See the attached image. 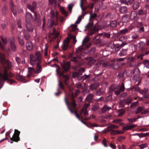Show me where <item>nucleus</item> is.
I'll use <instances>...</instances> for the list:
<instances>
[{
    "instance_id": "f257e3e1",
    "label": "nucleus",
    "mask_w": 149,
    "mask_h": 149,
    "mask_svg": "<svg viewBox=\"0 0 149 149\" xmlns=\"http://www.w3.org/2000/svg\"><path fill=\"white\" fill-rule=\"evenodd\" d=\"M42 54L40 51L36 52L34 56L31 54L30 56V63L33 66L36 65L35 73L38 74L41 72L42 68L41 65Z\"/></svg>"
},
{
    "instance_id": "f03ea898",
    "label": "nucleus",
    "mask_w": 149,
    "mask_h": 149,
    "mask_svg": "<svg viewBox=\"0 0 149 149\" xmlns=\"http://www.w3.org/2000/svg\"><path fill=\"white\" fill-rule=\"evenodd\" d=\"M14 76L13 74L11 72L8 73L6 67H4L3 72L2 73L0 72V80L4 81H8V82L11 84L15 82L13 79H9L10 77Z\"/></svg>"
},
{
    "instance_id": "7ed1b4c3",
    "label": "nucleus",
    "mask_w": 149,
    "mask_h": 149,
    "mask_svg": "<svg viewBox=\"0 0 149 149\" xmlns=\"http://www.w3.org/2000/svg\"><path fill=\"white\" fill-rule=\"evenodd\" d=\"M125 87L123 83H122L119 87L118 85H111L109 88V91L111 93L114 91L115 93L117 95H119L121 92L124 91H125Z\"/></svg>"
},
{
    "instance_id": "20e7f679",
    "label": "nucleus",
    "mask_w": 149,
    "mask_h": 149,
    "mask_svg": "<svg viewBox=\"0 0 149 149\" xmlns=\"http://www.w3.org/2000/svg\"><path fill=\"white\" fill-rule=\"evenodd\" d=\"M87 30L89 32V35H92L94 33L98 31L95 26H93V24L89 23L86 26Z\"/></svg>"
},
{
    "instance_id": "39448f33",
    "label": "nucleus",
    "mask_w": 149,
    "mask_h": 149,
    "mask_svg": "<svg viewBox=\"0 0 149 149\" xmlns=\"http://www.w3.org/2000/svg\"><path fill=\"white\" fill-rule=\"evenodd\" d=\"M20 133V132L18 130L16 129L15 130V133L13 135L12 138H10V139L12 141L10 142L11 143H13V141L17 142L18 141H19V135Z\"/></svg>"
},
{
    "instance_id": "423d86ee",
    "label": "nucleus",
    "mask_w": 149,
    "mask_h": 149,
    "mask_svg": "<svg viewBox=\"0 0 149 149\" xmlns=\"http://www.w3.org/2000/svg\"><path fill=\"white\" fill-rule=\"evenodd\" d=\"M72 36L71 35H70L69 37L67 38L65 40L62 46V47L63 51H65L68 49L69 44L70 42V38H71Z\"/></svg>"
},
{
    "instance_id": "0eeeda50",
    "label": "nucleus",
    "mask_w": 149,
    "mask_h": 149,
    "mask_svg": "<svg viewBox=\"0 0 149 149\" xmlns=\"http://www.w3.org/2000/svg\"><path fill=\"white\" fill-rule=\"evenodd\" d=\"M61 65L65 72H67L69 70L70 66V63L69 61L66 62H64L61 64Z\"/></svg>"
},
{
    "instance_id": "6e6552de",
    "label": "nucleus",
    "mask_w": 149,
    "mask_h": 149,
    "mask_svg": "<svg viewBox=\"0 0 149 149\" xmlns=\"http://www.w3.org/2000/svg\"><path fill=\"white\" fill-rule=\"evenodd\" d=\"M79 114L82 118L85 120H88L90 119L88 116V114L87 111L82 110V109L80 112Z\"/></svg>"
},
{
    "instance_id": "1a4fd4ad",
    "label": "nucleus",
    "mask_w": 149,
    "mask_h": 149,
    "mask_svg": "<svg viewBox=\"0 0 149 149\" xmlns=\"http://www.w3.org/2000/svg\"><path fill=\"white\" fill-rule=\"evenodd\" d=\"M25 26L27 31L29 32H32L33 31V27L30 22H26Z\"/></svg>"
},
{
    "instance_id": "9d476101",
    "label": "nucleus",
    "mask_w": 149,
    "mask_h": 149,
    "mask_svg": "<svg viewBox=\"0 0 149 149\" xmlns=\"http://www.w3.org/2000/svg\"><path fill=\"white\" fill-rule=\"evenodd\" d=\"M10 8L13 15L15 16L16 15L17 13L16 6L14 5L12 1H11L10 2Z\"/></svg>"
},
{
    "instance_id": "9b49d317",
    "label": "nucleus",
    "mask_w": 149,
    "mask_h": 149,
    "mask_svg": "<svg viewBox=\"0 0 149 149\" xmlns=\"http://www.w3.org/2000/svg\"><path fill=\"white\" fill-rule=\"evenodd\" d=\"M25 18L26 22H30L33 18V16L30 13L26 12V13Z\"/></svg>"
},
{
    "instance_id": "f8f14e48",
    "label": "nucleus",
    "mask_w": 149,
    "mask_h": 149,
    "mask_svg": "<svg viewBox=\"0 0 149 149\" xmlns=\"http://www.w3.org/2000/svg\"><path fill=\"white\" fill-rule=\"evenodd\" d=\"M136 126V125L134 124H133L130 125H126L123 127L122 130H130L135 127Z\"/></svg>"
},
{
    "instance_id": "ddd939ff",
    "label": "nucleus",
    "mask_w": 149,
    "mask_h": 149,
    "mask_svg": "<svg viewBox=\"0 0 149 149\" xmlns=\"http://www.w3.org/2000/svg\"><path fill=\"white\" fill-rule=\"evenodd\" d=\"M26 49L29 51H32L33 49V46L32 43L30 42H27L26 44Z\"/></svg>"
},
{
    "instance_id": "4468645a",
    "label": "nucleus",
    "mask_w": 149,
    "mask_h": 149,
    "mask_svg": "<svg viewBox=\"0 0 149 149\" xmlns=\"http://www.w3.org/2000/svg\"><path fill=\"white\" fill-rule=\"evenodd\" d=\"M111 109V107H109L107 105H105L102 108L101 112L100 113H103L105 112L106 111H109Z\"/></svg>"
},
{
    "instance_id": "2eb2a0df",
    "label": "nucleus",
    "mask_w": 149,
    "mask_h": 149,
    "mask_svg": "<svg viewBox=\"0 0 149 149\" xmlns=\"http://www.w3.org/2000/svg\"><path fill=\"white\" fill-rule=\"evenodd\" d=\"M139 48L141 51H143L145 49V43L143 42H140L139 43Z\"/></svg>"
},
{
    "instance_id": "dca6fc26",
    "label": "nucleus",
    "mask_w": 149,
    "mask_h": 149,
    "mask_svg": "<svg viewBox=\"0 0 149 149\" xmlns=\"http://www.w3.org/2000/svg\"><path fill=\"white\" fill-rule=\"evenodd\" d=\"M99 84L98 83H94L90 85L89 88L92 91L96 90L97 88L99 86Z\"/></svg>"
},
{
    "instance_id": "f3484780",
    "label": "nucleus",
    "mask_w": 149,
    "mask_h": 149,
    "mask_svg": "<svg viewBox=\"0 0 149 149\" xmlns=\"http://www.w3.org/2000/svg\"><path fill=\"white\" fill-rule=\"evenodd\" d=\"M128 49H123L121 50L119 53V55L120 56H123L126 55Z\"/></svg>"
},
{
    "instance_id": "a211bd4d",
    "label": "nucleus",
    "mask_w": 149,
    "mask_h": 149,
    "mask_svg": "<svg viewBox=\"0 0 149 149\" xmlns=\"http://www.w3.org/2000/svg\"><path fill=\"white\" fill-rule=\"evenodd\" d=\"M48 23L50 27H52L54 25H57L58 24L57 21L56 23L54 22L53 18H51L49 20Z\"/></svg>"
},
{
    "instance_id": "6ab92c4d",
    "label": "nucleus",
    "mask_w": 149,
    "mask_h": 149,
    "mask_svg": "<svg viewBox=\"0 0 149 149\" xmlns=\"http://www.w3.org/2000/svg\"><path fill=\"white\" fill-rule=\"evenodd\" d=\"M133 79L134 81L135 82L138 81V83L137 84V85H139L140 82V77L139 76H135L133 77Z\"/></svg>"
},
{
    "instance_id": "aec40b11",
    "label": "nucleus",
    "mask_w": 149,
    "mask_h": 149,
    "mask_svg": "<svg viewBox=\"0 0 149 149\" xmlns=\"http://www.w3.org/2000/svg\"><path fill=\"white\" fill-rule=\"evenodd\" d=\"M93 95L92 94H90L88 95L86 98V100L87 101L90 102L92 100L93 97Z\"/></svg>"
},
{
    "instance_id": "412c9836",
    "label": "nucleus",
    "mask_w": 149,
    "mask_h": 149,
    "mask_svg": "<svg viewBox=\"0 0 149 149\" xmlns=\"http://www.w3.org/2000/svg\"><path fill=\"white\" fill-rule=\"evenodd\" d=\"M144 107H139L135 111V113L136 114H138L140 113H141V112L144 109Z\"/></svg>"
},
{
    "instance_id": "4be33fe9",
    "label": "nucleus",
    "mask_w": 149,
    "mask_h": 149,
    "mask_svg": "<svg viewBox=\"0 0 149 149\" xmlns=\"http://www.w3.org/2000/svg\"><path fill=\"white\" fill-rule=\"evenodd\" d=\"M86 59H88L89 61L88 63V64L91 65L94 63L95 61V60L91 57H87Z\"/></svg>"
},
{
    "instance_id": "5701e85b",
    "label": "nucleus",
    "mask_w": 149,
    "mask_h": 149,
    "mask_svg": "<svg viewBox=\"0 0 149 149\" xmlns=\"http://www.w3.org/2000/svg\"><path fill=\"white\" fill-rule=\"evenodd\" d=\"M110 65L111 66L115 69H117L119 67V64L117 62H114V63L111 64Z\"/></svg>"
},
{
    "instance_id": "b1692460",
    "label": "nucleus",
    "mask_w": 149,
    "mask_h": 149,
    "mask_svg": "<svg viewBox=\"0 0 149 149\" xmlns=\"http://www.w3.org/2000/svg\"><path fill=\"white\" fill-rule=\"evenodd\" d=\"M24 36L25 39L26 40H28L30 38V34L29 33L25 31V30L23 31Z\"/></svg>"
},
{
    "instance_id": "393cba45",
    "label": "nucleus",
    "mask_w": 149,
    "mask_h": 149,
    "mask_svg": "<svg viewBox=\"0 0 149 149\" xmlns=\"http://www.w3.org/2000/svg\"><path fill=\"white\" fill-rule=\"evenodd\" d=\"M3 63L5 64L7 68L8 69H9L11 66V63L8 60H6Z\"/></svg>"
},
{
    "instance_id": "a878e982",
    "label": "nucleus",
    "mask_w": 149,
    "mask_h": 149,
    "mask_svg": "<svg viewBox=\"0 0 149 149\" xmlns=\"http://www.w3.org/2000/svg\"><path fill=\"white\" fill-rule=\"evenodd\" d=\"M60 10L62 13L65 16L67 17L68 16V12L65 10L64 7H61Z\"/></svg>"
},
{
    "instance_id": "bb28decb",
    "label": "nucleus",
    "mask_w": 149,
    "mask_h": 149,
    "mask_svg": "<svg viewBox=\"0 0 149 149\" xmlns=\"http://www.w3.org/2000/svg\"><path fill=\"white\" fill-rule=\"evenodd\" d=\"M139 6V2H135L133 4V8L134 10H136L138 8Z\"/></svg>"
},
{
    "instance_id": "cd10ccee",
    "label": "nucleus",
    "mask_w": 149,
    "mask_h": 149,
    "mask_svg": "<svg viewBox=\"0 0 149 149\" xmlns=\"http://www.w3.org/2000/svg\"><path fill=\"white\" fill-rule=\"evenodd\" d=\"M127 11V8L125 6H122L121 7L120 11V13H125Z\"/></svg>"
},
{
    "instance_id": "c85d7f7f",
    "label": "nucleus",
    "mask_w": 149,
    "mask_h": 149,
    "mask_svg": "<svg viewBox=\"0 0 149 149\" xmlns=\"http://www.w3.org/2000/svg\"><path fill=\"white\" fill-rule=\"evenodd\" d=\"M10 47L12 51L15 52L17 50V46L15 44H14L10 45Z\"/></svg>"
},
{
    "instance_id": "c756f323",
    "label": "nucleus",
    "mask_w": 149,
    "mask_h": 149,
    "mask_svg": "<svg viewBox=\"0 0 149 149\" xmlns=\"http://www.w3.org/2000/svg\"><path fill=\"white\" fill-rule=\"evenodd\" d=\"M27 7L29 10H30L32 12H34L35 9L33 7L32 5L30 4H27Z\"/></svg>"
},
{
    "instance_id": "7c9ffc66",
    "label": "nucleus",
    "mask_w": 149,
    "mask_h": 149,
    "mask_svg": "<svg viewBox=\"0 0 149 149\" xmlns=\"http://www.w3.org/2000/svg\"><path fill=\"white\" fill-rule=\"evenodd\" d=\"M147 10H143L141 9L139 10L138 15H144L146 14Z\"/></svg>"
},
{
    "instance_id": "2f4dec72",
    "label": "nucleus",
    "mask_w": 149,
    "mask_h": 149,
    "mask_svg": "<svg viewBox=\"0 0 149 149\" xmlns=\"http://www.w3.org/2000/svg\"><path fill=\"white\" fill-rule=\"evenodd\" d=\"M1 40L4 45H6L7 43V40L6 38L3 36H1Z\"/></svg>"
},
{
    "instance_id": "473e14b6",
    "label": "nucleus",
    "mask_w": 149,
    "mask_h": 149,
    "mask_svg": "<svg viewBox=\"0 0 149 149\" xmlns=\"http://www.w3.org/2000/svg\"><path fill=\"white\" fill-rule=\"evenodd\" d=\"M9 40L10 42V45L15 44V39L13 37H12L10 38Z\"/></svg>"
},
{
    "instance_id": "72a5a7b5",
    "label": "nucleus",
    "mask_w": 149,
    "mask_h": 149,
    "mask_svg": "<svg viewBox=\"0 0 149 149\" xmlns=\"http://www.w3.org/2000/svg\"><path fill=\"white\" fill-rule=\"evenodd\" d=\"M134 73V71H133L132 70H128L126 72V75L128 77H130L132 76V74Z\"/></svg>"
},
{
    "instance_id": "f704fd0d",
    "label": "nucleus",
    "mask_w": 149,
    "mask_h": 149,
    "mask_svg": "<svg viewBox=\"0 0 149 149\" xmlns=\"http://www.w3.org/2000/svg\"><path fill=\"white\" fill-rule=\"evenodd\" d=\"M84 5V3H83V0H80V7L82 9V10L83 11H84L87 8V7H83V6Z\"/></svg>"
},
{
    "instance_id": "c9c22d12",
    "label": "nucleus",
    "mask_w": 149,
    "mask_h": 149,
    "mask_svg": "<svg viewBox=\"0 0 149 149\" xmlns=\"http://www.w3.org/2000/svg\"><path fill=\"white\" fill-rule=\"evenodd\" d=\"M117 22L116 21H113L111 22L110 23V26L111 27H114L116 26Z\"/></svg>"
},
{
    "instance_id": "e433bc0d",
    "label": "nucleus",
    "mask_w": 149,
    "mask_h": 149,
    "mask_svg": "<svg viewBox=\"0 0 149 149\" xmlns=\"http://www.w3.org/2000/svg\"><path fill=\"white\" fill-rule=\"evenodd\" d=\"M127 40V37L125 36H123L119 38V40L121 42H126Z\"/></svg>"
},
{
    "instance_id": "4c0bfd02",
    "label": "nucleus",
    "mask_w": 149,
    "mask_h": 149,
    "mask_svg": "<svg viewBox=\"0 0 149 149\" xmlns=\"http://www.w3.org/2000/svg\"><path fill=\"white\" fill-rule=\"evenodd\" d=\"M111 36V34L109 33H104L103 34V37L104 38H109Z\"/></svg>"
},
{
    "instance_id": "58836bf2",
    "label": "nucleus",
    "mask_w": 149,
    "mask_h": 149,
    "mask_svg": "<svg viewBox=\"0 0 149 149\" xmlns=\"http://www.w3.org/2000/svg\"><path fill=\"white\" fill-rule=\"evenodd\" d=\"M18 40L19 44L21 46H23L24 45V40L23 39H21L19 37H18Z\"/></svg>"
},
{
    "instance_id": "ea45409f",
    "label": "nucleus",
    "mask_w": 149,
    "mask_h": 149,
    "mask_svg": "<svg viewBox=\"0 0 149 149\" xmlns=\"http://www.w3.org/2000/svg\"><path fill=\"white\" fill-rule=\"evenodd\" d=\"M128 31V29H122L120 30V33H121V34L123 35L126 33H127Z\"/></svg>"
},
{
    "instance_id": "a19ab883",
    "label": "nucleus",
    "mask_w": 149,
    "mask_h": 149,
    "mask_svg": "<svg viewBox=\"0 0 149 149\" xmlns=\"http://www.w3.org/2000/svg\"><path fill=\"white\" fill-rule=\"evenodd\" d=\"M28 71L30 73H32V72H34L35 73V68L33 67H29Z\"/></svg>"
},
{
    "instance_id": "79ce46f5",
    "label": "nucleus",
    "mask_w": 149,
    "mask_h": 149,
    "mask_svg": "<svg viewBox=\"0 0 149 149\" xmlns=\"http://www.w3.org/2000/svg\"><path fill=\"white\" fill-rule=\"evenodd\" d=\"M58 86L61 89H64V86L63 84L59 80L58 81Z\"/></svg>"
},
{
    "instance_id": "37998d69",
    "label": "nucleus",
    "mask_w": 149,
    "mask_h": 149,
    "mask_svg": "<svg viewBox=\"0 0 149 149\" xmlns=\"http://www.w3.org/2000/svg\"><path fill=\"white\" fill-rule=\"evenodd\" d=\"M119 127L118 126L115 125L114 124L111 125L107 127L108 129H111V128L117 129Z\"/></svg>"
},
{
    "instance_id": "c03bdc74",
    "label": "nucleus",
    "mask_w": 149,
    "mask_h": 149,
    "mask_svg": "<svg viewBox=\"0 0 149 149\" xmlns=\"http://www.w3.org/2000/svg\"><path fill=\"white\" fill-rule=\"evenodd\" d=\"M90 104L86 103L84 104V107L82 108V110H86L87 111V108L89 107Z\"/></svg>"
},
{
    "instance_id": "a18cd8bd",
    "label": "nucleus",
    "mask_w": 149,
    "mask_h": 149,
    "mask_svg": "<svg viewBox=\"0 0 149 149\" xmlns=\"http://www.w3.org/2000/svg\"><path fill=\"white\" fill-rule=\"evenodd\" d=\"M125 137L124 136H121L118 137L117 140L119 141H122L124 140L125 139Z\"/></svg>"
},
{
    "instance_id": "49530a36",
    "label": "nucleus",
    "mask_w": 149,
    "mask_h": 149,
    "mask_svg": "<svg viewBox=\"0 0 149 149\" xmlns=\"http://www.w3.org/2000/svg\"><path fill=\"white\" fill-rule=\"evenodd\" d=\"M110 133L111 135L117 134L116 130H113L112 129H110Z\"/></svg>"
},
{
    "instance_id": "de8ad7c7",
    "label": "nucleus",
    "mask_w": 149,
    "mask_h": 149,
    "mask_svg": "<svg viewBox=\"0 0 149 149\" xmlns=\"http://www.w3.org/2000/svg\"><path fill=\"white\" fill-rule=\"evenodd\" d=\"M148 91L147 89L144 88L143 90H141L140 93L142 94H146Z\"/></svg>"
},
{
    "instance_id": "09e8293b",
    "label": "nucleus",
    "mask_w": 149,
    "mask_h": 149,
    "mask_svg": "<svg viewBox=\"0 0 149 149\" xmlns=\"http://www.w3.org/2000/svg\"><path fill=\"white\" fill-rule=\"evenodd\" d=\"M74 6V5L73 4H70L68 6V9L70 12H71L72 9Z\"/></svg>"
},
{
    "instance_id": "8fccbe9b",
    "label": "nucleus",
    "mask_w": 149,
    "mask_h": 149,
    "mask_svg": "<svg viewBox=\"0 0 149 149\" xmlns=\"http://www.w3.org/2000/svg\"><path fill=\"white\" fill-rule=\"evenodd\" d=\"M74 113L75 114L76 117L79 119L80 120V118L78 114V111L77 110H76L74 111Z\"/></svg>"
},
{
    "instance_id": "3c124183",
    "label": "nucleus",
    "mask_w": 149,
    "mask_h": 149,
    "mask_svg": "<svg viewBox=\"0 0 149 149\" xmlns=\"http://www.w3.org/2000/svg\"><path fill=\"white\" fill-rule=\"evenodd\" d=\"M125 111L122 110H120L118 112V116H122L125 113Z\"/></svg>"
},
{
    "instance_id": "603ef678",
    "label": "nucleus",
    "mask_w": 149,
    "mask_h": 149,
    "mask_svg": "<svg viewBox=\"0 0 149 149\" xmlns=\"http://www.w3.org/2000/svg\"><path fill=\"white\" fill-rule=\"evenodd\" d=\"M99 108V106L97 105H94L92 107L93 111H95L97 110Z\"/></svg>"
},
{
    "instance_id": "864d4df0",
    "label": "nucleus",
    "mask_w": 149,
    "mask_h": 149,
    "mask_svg": "<svg viewBox=\"0 0 149 149\" xmlns=\"http://www.w3.org/2000/svg\"><path fill=\"white\" fill-rule=\"evenodd\" d=\"M83 47L81 46H80L78 49H76V52L77 53H78L79 52H80L81 51L83 50Z\"/></svg>"
},
{
    "instance_id": "5fc2aeb1",
    "label": "nucleus",
    "mask_w": 149,
    "mask_h": 149,
    "mask_svg": "<svg viewBox=\"0 0 149 149\" xmlns=\"http://www.w3.org/2000/svg\"><path fill=\"white\" fill-rule=\"evenodd\" d=\"M128 120L130 122L133 123L136 121L137 120V119H136V118H128Z\"/></svg>"
},
{
    "instance_id": "6e6d98bb",
    "label": "nucleus",
    "mask_w": 149,
    "mask_h": 149,
    "mask_svg": "<svg viewBox=\"0 0 149 149\" xmlns=\"http://www.w3.org/2000/svg\"><path fill=\"white\" fill-rule=\"evenodd\" d=\"M71 104L74 108L77 105L75 100H72V102H71Z\"/></svg>"
},
{
    "instance_id": "4d7b16f0",
    "label": "nucleus",
    "mask_w": 149,
    "mask_h": 149,
    "mask_svg": "<svg viewBox=\"0 0 149 149\" xmlns=\"http://www.w3.org/2000/svg\"><path fill=\"white\" fill-rule=\"evenodd\" d=\"M97 16V14L96 13H94L93 14L91 12L90 13V18H94L95 17Z\"/></svg>"
},
{
    "instance_id": "13d9d810",
    "label": "nucleus",
    "mask_w": 149,
    "mask_h": 149,
    "mask_svg": "<svg viewBox=\"0 0 149 149\" xmlns=\"http://www.w3.org/2000/svg\"><path fill=\"white\" fill-rule=\"evenodd\" d=\"M88 41V40L87 38H85L82 42V45L86 44Z\"/></svg>"
},
{
    "instance_id": "bf43d9fd",
    "label": "nucleus",
    "mask_w": 149,
    "mask_h": 149,
    "mask_svg": "<svg viewBox=\"0 0 149 149\" xmlns=\"http://www.w3.org/2000/svg\"><path fill=\"white\" fill-rule=\"evenodd\" d=\"M102 93L101 89H99L96 92V94L98 95H100Z\"/></svg>"
},
{
    "instance_id": "052dcab7",
    "label": "nucleus",
    "mask_w": 149,
    "mask_h": 149,
    "mask_svg": "<svg viewBox=\"0 0 149 149\" xmlns=\"http://www.w3.org/2000/svg\"><path fill=\"white\" fill-rule=\"evenodd\" d=\"M49 4L52 5L53 3H56V0H49Z\"/></svg>"
},
{
    "instance_id": "680f3d73",
    "label": "nucleus",
    "mask_w": 149,
    "mask_h": 149,
    "mask_svg": "<svg viewBox=\"0 0 149 149\" xmlns=\"http://www.w3.org/2000/svg\"><path fill=\"white\" fill-rule=\"evenodd\" d=\"M120 2L121 3H124L127 5H128V2L127 0H120Z\"/></svg>"
},
{
    "instance_id": "e2e57ef3",
    "label": "nucleus",
    "mask_w": 149,
    "mask_h": 149,
    "mask_svg": "<svg viewBox=\"0 0 149 149\" xmlns=\"http://www.w3.org/2000/svg\"><path fill=\"white\" fill-rule=\"evenodd\" d=\"M134 58L133 57H130L127 58V60L128 62H130L133 61L134 60Z\"/></svg>"
},
{
    "instance_id": "0e129e2a",
    "label": "nucleus",
    "mask_w": 149,
    "mask_h": 149,
    "mask_svg": "<svg viewBox=\"0 0 149 149\" xmlns=\"http://www.w3.org/2000/svg\"><path fill=\"white\" fill-rule=\"evenodd\" d=\"M7 7L5 6H4L3 7L2 9V11L3 14H5L6 10H7Z\"/></svg>"
},
{
    "instance_id": "69168bd1",
    "label": "nucleus",
    "mask_w": 149,
    "mask_h": 149,
    "mask_svg": "<svg viewBox=\"0 0 149 149\" xmlns=\"http://www.w3.org/2000/svg\"><path fill=\"white\" fill-rule=\"evenodd\" d=\"M71 61L75 62V63H77L78 62V61L77 60V57H74L72 58V59L71 60Z\"/></svg>"
},
{
    "instance_id": "338daca9",
    "label": "nucleus",
    "mask_w": 149,
    "mask_h": 149,
    "mask_svg": "<svg viewBox=\"0 0 149 149\" xmlns=\"http://www.w3.org/2000/svg\"><path fill=\"white\" fill-rule=\"evenodd\" d=\"M90 77L89 75H87L85 74L84 76H83L82 77V79H83L85 80Z\"/></svg>"
},
{
    "instance_id": "774afa93",
    "label": "nucleus",
    "mask_w": 149,
    "mask_h": 149,
    "mask_svg": "<svg viewBox=\"0 0 149 149\" xmlns=\"http://www.w3.org/2000/svg\"><path fill=\"white\" fill-rule=\"evenodd\" d=\"M145 65L147 68H149V61L146 60L145 62Z\"/></svg>"
}]
</instances>
